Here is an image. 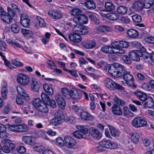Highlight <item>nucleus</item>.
<instances>
[{
  "mask_svg": "<svg viewBox=\"0 0 154 154\" xmlns=\"http://www.w3.org/2000/svg\"><path fill=\"white\" fill-rule=\"evenodd\" d=\"M108 72L111 75L117 78L123 76L127 72L123 66L118 63L108 65Z\"/></svg>",
  "mask_w": 154,
  "mask_h": 154,
  "instance_id": "obj_1",
  "label": "nucleus"
},
{
  "mask_svg": "<svg viewBox=\"0 0 154 154\" xmlns=\"http://www.w3.org/2000/svg\"><path fill=\"white\" fill-rule=\"evenodd\" d=\"M113 100L115 103L112 106V111L113 113L117 116H121L122 114V110L120 106L118 105H123L125 104V102L117 97H115L113 99Z\"/></svg>",
  "mask_w": 154,
  "mask_h": 154,
  "instance_id": "obj_2",
  "label": "nucleus"
},
{
  "mask_svg": "<svg viewBox=\"0 0 154 154\" xmlns=\"http://www.w3.org/2000/svg\"><path fill=\"white\" fill-rule=\"evenodd\" d=\"M104 84L105 87L110 90L115 89L123 90L124 89L123 87L109 78H107L105 80Z\"/></svg>",
  "mask_w": 154,
  "mask_h": 154,
  "instance_id": "obj_3",
  "label": "nucleus"
},
{
  "mask_svg": "<svg viewBox=\"0 0 154 154\" xmlns=\"http://www.w3.org/2000/svg\"><path fill=\"white\" fill-rule=\"evenodd\" d=\"M73 32L79 35H84L88 32L87 27L82 24H77L73 28Z\"/></svg>",
  "mask_w": 154,
  "mask_h": 154,
  "instance_id": "obj_4",
  "label": "nucleus"
},
{
  "mask_svg": "<svg viewBox=\"0 0 154 154\" xmlns=\"http://www.w3.org/2000/svg\"><path fill=\"white\" fill-rule=\"evenodd\" d=\"M131 124L135 128H139L145 126L147 123L145 120L141 117H137L132 121Z\"/></svg>",
  "mask_w": 154,
  "mask_h": 154,
  "instance_id": "obj_5",
  "label": "nucleus"
},
{
  "mask_svg": "<svg viewBox=\"0 0 154 154\" xmlns=\"http://www.w3.org/2000/svg\"><path fill=\"white\" fill-rule=\"evenodd\" d=\"M16 80L18 83L23 86L28 85L29 83V77L23 73L17 75Z\"/></svg>",
  "mask_w": 154,
  "mask_h": 154,
  "instance_id": "obj_6",
  "label": "nucleus"
},
{
  "mask_svg": "<svg viewBox=\"0 0 154 154\" xmlns=\"http://www.w3.org/2000/svg\"><path fill=\"white\" fill-rule=\"evenodd\" d=\"M123 78L127 84L131 87L135 88L133 76L130 74V72H127L123 76Z\"/></svg>",
  "mask_w": 154,
  "mask_h": 154,
  "instance_id": "obj_7",
  "label": "nucleus"
},
{
  "mask_svg": "<svg viewBox=\"0 0 154 154\" xmlns=\"http://www.w3.org/2000/svg\"><path fill=\"white\" fill-rule=\"evenodd\" d=\"M8 140H3L2 141V143L3 144V152L5 153L10 152L14 148V144L9 142Z\"/></svg>",
  "mask_w": 154,
  "mask_h": 154,
  "instance_id": "obj_8",
  "label": "nucleus"
},
{
  "mask_svg": "<svg viewBox=\"0 0 154 154\" xmlns=\"http://www.w3.org/2000/svg\"><path fill=\"white\" fill-rule=\"evenodd\" d=\"M110 45L114 54H122L125 53V50L120 48L119 41L113 42Z\"/></svg>",
  "mask_w": 154,
  "mask_h": 154,
  "instance_id": "obj_9",
  "label": "nucleus"
},
{
  "mask_svg": "<svg viewBox=\"0 0 154 154\" xmlns=\"http://www.w3.org/2000/svg\"><path fill=\"white\" fill-rule=\"evenodd\" d=\"M0 15L2 20L5 23H10L12 21V18L8 15L7 13L2 8H1Z\"/></svg>",
  "mask_w": 154,
  "mask_h": 154,
  "instance_id": "obj_10",
  "label": "nucleus"
},
{
  "mask_svg": "<svg viewBox=\"0 0 154 154\" xmlns=\"http://www.w3.org/2000/svg\"><path fill=\"white\" fill-rule=\"evenodd\" d=\"M55 98L58 106L61 108H64L66 106V102L62 95L57 94L55 96Z\"/></svg>",
  "mask_w": 154,
  "mask_h": 154,
  "instance_id": "obj_11",
  "label": "nucleus"
},
{
  "mask_svg": "<svg viewBox=\"0 0 154 154\" xmlns=\"http://www.w3.org/2000/svg\"><path fill=\"white\" fill-rule=\"evenodd\" d=\"M83 93V91L79 89L71 90L70 91V98L75 100L79 99L81 97Z\"/></svg>",
  "mask_w": 154,
  "mask_h": 154,
  "instance_id": "obj_12",
  "label": "nucleus"
},
{
  "mask_svg": "<svg viewBox=\"0 0 154 154\" xmlns=\"http://www.w3.org/2000/svg\"><path fill=\"white\" fill-rule=\"evenodd\" d=\"M90 134L95 139H99L102 137V135L98 130L92 127L89 130Z\"/></svg>",
  "mask_w": 154,
  "mask_h": 154,
  "instance_id": "obj_13",
  "label": "nucleus"
},
{
  "mask_svg": "<svg viewBox=\"0 0 154 154\" xmlns=\"http://www.w3.org/2000/svg\"><path fill=\"white\" fill-rule=\"evenodd\" d=\"M30 20L28 17L25 14H21L20 23L23 27H28L29 25Z\"/></svg>",
  "mask_w": 154,
  "mask_h": 154,
  "instance_id": "obj_14",
  "label": "nucleus"
},
{
  "mask_svg": "<svg viewBox=\"0 0 154 154\" xmlns=\"http://www.w3.org/2000/svg\"><path fill=\"white\" fill-rule=\"evenodd\" d=\"M7 42L16 48H19L23 47V45L24 44L25 42L23 41H19V42L16 41H14L10 39L7 40Z\"/></svg>",
  "mask_w": 154,
  "mask_h": 154,
  "instance_id": "obj_15",
  "label": "nucleus"
},
{
  "mask_svg": "<svg viewBox=\"0 0 154 154\" xmlns=\"http://www.w3.org/2000/svg\"><path fill=\"white\" fill-rule=\"evenodd\" d=\"M140 50H134L129 52V55L133 60L139 61L140 60V57L141 55Z\"/></svg>",
  "mask_w": 154,
  "mask_h": 154,
  "instance_id": "obj_16",
  "label": "nucleus"
},
{
  "mask_svg": "<svg viewBox=\"0 0 154 154\" xmlns=\"http://www.w3.org/2000/svg\"><path fill=\"white\" fill-rule=\"evenodd\" d=\"M40 85L37 79L34 78H32L31 82V89L32 91L36 92L39 91Z\"/></svg>",
  "mask_w": 154,
  "mask_h": 154,
  "instance_id": "obj_17",
  "label": "nucleus"
},
{
  "mask_svg": "<svg viewBox=\"0 0 154 154\" xmlns=\"http://www.w3.org/2000/svg\"><path fill=\"white\" fill-rule=\"evenodd\" d=\"M65 144L68 148H71L75 146L76 141L75 139L70 137H66L64 138Z\"/></svg>",
  "mask_w": 154,
  "mask_h": 154,
  "instance_id": "obj_18",
  "label": "nucleus"
},
{
  "mask_svg": "<svg viewBox=\"0 0 154 154\" xmlns=\"http://www.w3.org/2000/svg\"><path fill=\"white\" fill-rule=\"evenodd\" d=\"M82 119L84 121H92L94 119L93 116L86 111H83L80 114Z\"/></svg>",
  "mask_w": 154,
  "mask_h": 154,
  "instance_id": "obj_19",
  "label": "nucleus"
},
{
  "mask_svg": "<svg viewBox=\"0 0 154 154\" xmlns=\"http://www.w3.org/2000/svg\"><path fill=\"white\" fill-rule=\"evenodd\" d=\"M69 37L71 41L76 43L80 42L82 39L81 37L79 35L74 32L73 33L69 35Z\"/></svg>",
  "mask_w": 154,
  "mask_h": 154,
  "instance_id": "obj_20",
  "label": "nucleus"
},
{
  "mask_svg": "<svg viewBox=\"0 0 154 154\" xmlns=\"http://www.w3.org/2000/svg\"><path fill=\"white\" fill-rule=\"evenodd\" d=\"M144 7V4L140 1H136L133 4L132 7L134 10L139 11L141 10Z\"/></svg>",
  "mask_w": 154,
  "mask_h": 154,
  "instance_id": "obj_21",
  "label": "nucleus"
},
{
  "mask_svg": "<svg viewBox=\"0 0 154 154\" xmlns=\"http://www.w3.org/2000/svg\"><path fill=\"white\" fill-rule=\"evenodd\" d=\"M17 90L18 93L25 100L29 99V97L28 95L26 93V91L20 86H17Z\"/></svg>",
  "mask_w": 154,
  "mask_h": 154,
  "instance_id": "obj_22",
  "label": "nucleus"
},
{
  "mask_svg": "<svg viewBox=\"0 0 154 154\" xmlns=\"http://www.w3.org/2000/svg\"><path fill=\"white\" fill-rule=\"evenodd\" d=\"M143 106L148 107H151L154 104V101L152 97H148L145 101L142 102Z\"/></svg>",
  "mask_w": 154,
  "mask_h": 154,
  "instance_id": "obj_23",
  "label": "nucleus"
},
{
  "mask_svg": "<svg viewBox=\"0 0 154 154\" xmlns=\"http://www.w3.org/2000/svg\"><path fill=\"white\" fill-rule=\"evenodd\" d=\"M105 10L107 12L112 11L115 8V6L113 3L107 2L105 4Z\"/></svg>",
  "mask_w": 154,
  "mask_h": 154,
  "instance_id": "obj_24",
  "label": "nucleus"
},
{
  "mask_svg": "<svg viewBox=\"0 0 154 154\" xmlns=\"http://www.w3.org/2000/svg\"><path fill=\"white\" fill-rule=\"evenodd\" d=\"M119 15L116 13H112L106 14L105 17L112 20H117L119 18Z\"/></svg>",
  "mask_w": 154,
  "mask_h": 154,
  "instance_id": "obj_25",
  "label": "nucleus"
},
{
  "mask_svg": "<svg viewBox=\"0 0 154 154\" xmlns=\"http://www.w3.org/2000/svg\"><path fill=\"white\" fill-rule=\"evenodd\" d=\"M49 15L53 18L56 20L61 18L63 16L62 14L57 10L53 11Z\"/></svg>",
  "mask_w": 154,
  "mask_h": 154,
  "instance_id": "obj_26",
  "label": "nucleus"
},
{
  "mask_svg": "<svg viewBox=\"0 0 154 154\" xmlns=\"http://www.w3.org/2000/svg\"><path fill=\"white\" fill-rule=\"evenodd\" d=\"M21 32L24 37L27 38L32 37L33 35V33L31 31L27 29H22Z\"/></svg>",
  "mask_w": 154,
  "mask_h": 154,
  "instance_id": "obj_27",
  "label": "nucleus"
},
{
  "mask_svg": "<svg viewBox=\"0 0 154 154\" xmlns=\"http://www.w3.org/2000/svg\"><path fill=\"white\" fill-rule=\"evenodd\" d=\"M28 130L27 125L24 124L17 125V133L25 132Z\"/></svg>",
  "mask_w": 154,
  "mask_h": 154,
  "instance_id": "obj_28",
  "label": "nucleus"
},
{
  "mask_svg": "<svg viewBox=\"0 0 154 154\" xmlns=\"http://www.w3.org/2000/svg\"><path fill=\"white\" fill-rule=\"evenodd\" d=\"M151 7H152L154 13V0H146L144 2V7L146 8H149Z\"/></svg>",
  "mask_w": 154,
  "mask_h": 154,
  "instance_id": "obj_29",
  "label": "nucleus"
},
{
  "mask_svg": "<svg viewBox=\"0 0 154 154\" xmlns=\"http://www.w3.org/2000/svg\"><path fill=\"white\" fill-rule=\"evenodd\" d=\"M135 95L138 97L142 102H143L147 98L146 94L141 91H138L135 92Z\"/></svg>",
  "mask_w": 154,
  "mask_h": 154,
  "instance_id": "obj_30",
  "label": "nucleus"
},
{
  "mask_svg": "<svg viewBox=\"0 0 154 154\" xmlns=\"http://www.w3.org/2000/svg\"><path fill=\"white\" fill-rule=\"evenodd\" d=\"M123 114L124 116L127 118L132 117L134 115L133 113L129 110L127 106H125L123 107Z\"/></svg>",
  "mask_w": 154,
  "mask_h": 154,
  "instance_id": "obj_31",
  "label": "nucleus"
},
{
  "mask_svg": "<svg viewBox=\"0 0 154 154\" xmlns=\"http://www.w3.org/2000/svg\"><path fill=\"white\" fill-rule=\"evenodd\" d=\"M96 29L100 32L106 33L110 30V28L108 26H102L96 27Z\"/></svg>",
  "mask_w": 154,
  "mask_h": 154,
  "instance_id": "obj_32",
  "label": "nucleus"
},
{
  "mask_svg": "<svg viewBox=\"0 0 154 154\" xmlns=\"http://www.w3.org/2000/svg\"><path fill=\"white\" fill-rule=\"evenodd\" d=\"M127 34L129 36L133 38H136L138 36L137 31L134 29H128L127 31Z\"/></svg>",
  "mask_w": 154,
  "mask_h": 154,
  "instance_id": "obj_33",
  "label": "nucleus"
},
{
  "mask_svg": "<svg viewBox=\"0 0 154 154\" xmlns=\"http://www.w3.org/2000/svg\"><path fill=\"white\" fill-rule=\"evenodd\" d=\"M43 87L45 91L49 95H52L54 94V91L52 88L47 84H45Z\"/></svg>",
  "mask_w": 154,
  "mask_h": 154,
  "instance_id": "obj_34",
  "label": "nucleus"
},
{
  "mask_svg": "<svg viewBox=\"0 0 154 154\" xmlns=\"http://www.w3.org/2000/svg\"><path fill=\"white\" fill-rule=\"evenodd\" d=\"M96 45L95 42L93 41H91L83 43L82 46L87 49L91 48L94 47Z\"/></svg>",
  "mask_w": 154,
  "mask_h": 154,
  "instance_id": "obj_35",
  "label": "nucleus"
},
{
  "mask_svg": "<svg viewBox=\"0 0 154 154\" xmlns=\"http://www.w3.org/2000/svg\"><path fill=\"white\" fill-rule=\"evenodd\" d=\"M100 50L106 54H114L111 46H106L102 47Z\"/></svg>",
  "mask_w": 154,
  "mask_h": 154,
  "instance_id": "obj_36",
  "label": "nucleus"
},
{
  "mask_svg": "<svg viewBox=\"0 0 154 154\" xmlns=\"http://www.w3.org/2000/svg\"><path fill=\"white\" fill-rule=\"evenodd\" d=\"M22 141L26 144L32 145L33 144L32 137L29 136H24L22 138Z\"/></svg>",
  "mask_w": 154,
  "mask_h": 154,
  "instance_id": "obj_37",
  "label": "nucleus"
},
{
  "mask_svg": "<svg viewBox=\"0 0 154 154\" xmlns=\"http://www.w3.org/2000/svg\"><path fill=\"white\" fill-rule=\"evenodd\" d=\"M36 109L39 111L44 113H47L49 111L47 106L44 103H42V104Z\"/></svg>",
  "mask_w": 154,
  "mask_h": 154,
  "instance_id": "obj_38",
  "label": "nucleus"
},
{
  "mask_svg": "<svg viewBox=\"0 0 154 154\" xmlns=\"http://www.w3.org/2000/svg\"><path fill=\"white\" fill-rule=\"evenodd\" d=\"M77 129L79 130L83 135L85 134L88 132V126L85 125H79L77 126Z\"/></svg>",
  "mask_w": 154,
  "mask_h": 154,
  "instance_id": "obj_39",
  "label": "nucleus"
},
{
  "mask_svg": "<svg viewBox=\"0 0 154 154\" xmlns=\"http://www.w3.org/2000/svg\"><path fill=\"white\" fill-rule=\"evenodd\" d=\"M140 52L141 53V55L140 57H143L144 59H147L148 58L149 54L146 51V49L144 48H141L140 50Z\"/></svg>",
  "mask_w": 154,
  "mask_h": 154,
  "instance_id": "obj_40",
  "label": "nucleus"
},
{
  "mask_svg": "<svg viewBox=\"0 0 154 154\" xmlns=\"http://www.w3.org/2000/svg\"><path fill=\"white\" fill-rule=\"evenodd\" d=\"M139 134L136 132L132 134L131 139L132 141L134 143H137L139 141Z\"/></svg>",
  "mask_w": 154,
  "mask_h": 154,
  "instance_id": "obj_41",
  "label": "nucleus"
},
{
  "mask_svg": "<svg viewBox=\"0 0 154 154\" xmlns=\"http://www.w3.org/2000/svg\"><path fill=\"white\" fill-rule=\"evenodd\" d=\"M61 117H57L55 116V117L52 120L51 123L52 125L57 126L60 124L62 122Z\"/></svg>",
  "mask_w": 154,
  "mask_h": 154,
  "instance_id": "obj_42",
  "label": "nucleus"
},
{
  "mask_svg": "<svg viewBox=\"0 0 154 154\" xmlns=\"http://www.w3.org/2000/svg\"><path fill=\"white\" fill-rule=\"evenodd\" d=\"M73 135L75 137L78 138L87 137V136L86 135H83L79 130L74 132L73 133Z\"/></svg>",
  "mask_w": 154,
  "mask_h": 154,
  "instance_id": "obj_43",
  "label": "nucleus"
},
{
  "mask_svg": "<svg viewBox=\"0 0 154 154\" xmlns=\"http://www.w3.org/2000/svg\"><path fill=\"white\" fill-rule=\"evenodd\" d=\"M117 12L121 14H125L127 11V9L126 7L120 6L118 7L117 9Z\"/></svg>",
  "mask_w": 154,
  "mask_h": 154,
  "instance_id": "obj_44",
  "label": "nucleus"
},
{
  "mask_svg": "<svg viewBox=\"0 0 154 154\" xmlns=\"http://www.w3.org/2000/svg\"><path fill=\"white\" fill-rule=\"evenodd\" d=\"M33 105L34 107L37 109L39 106L40 105L43 103H42L41 100L39 98H36L32 102Z\"/></svg>",
  "mask_w": 154,
  "mask_h": 154,
  "instance_id": "obj_45",
  "label": "nucleus"
},
{
  "mask_svg": "<svg viewBox=\"0 0 154 154\" xmlns=\"http://www.w3.org/2000/svg\"><path fill=\"white\" fill-rule=\"evenodd\" d=\"M111 135L114 137L118 136L119 134V132L114 128L110 127H109Z\"/></svg>",
  "mask_w": 154,
  "mask_h": 154,
  "instance_id": "obj_46",
  "label": "nucleus"
},
{
  "mask_svg": "<svg viewBox=\"0 0 154 154\" xmlns=\"http://www.w3.org/2000/svg\"><path fill=\"white\" fill-rule=\"evenodd\" d=\"M85 5V6L89 9H94L95 8V5L93 1L87 2Z\"/></svg>",
  "mask_w": 154,
  "mask_h": 154,
  "instance_id": "obj_47",
  "label": "nucleus"
},
{
  "mask_svg": "<svg viewBox=\"0 0 154 154\" xmlns=\"http://www.w3.org/2000/svg\"><path fill=\"white\" fill-rule=\"evenodd\" d=\"M61 91L62 94L67 99L70 98V92L69 90L65 88H63L61 89Z\"/></svg>",
  "mask_w": 154,
  "mask_h": 154,
  "instance_id": "obj_48",
  "label": "nucleus"
},
{
  "mask_svg": "<svg viewBox=\"0 0 154 154\" xmlns=\"http://www.w3.org/2000/svg\"><path fill=\"white\" fill-rule=\"evenodd\" d=\"M133 21L136 23L140 22L142 20L141 16L137 14H134L131 16Z\"/></svg>",
  "mask_w": 154,
  "mask_h": 154,
  "instance_id": "obj_49",
  "label": "nucleus"
},
{
  "mask_svg": "<svg viewBox=\"0 0 154 154\" xmlns=\"http://www.w3.org/2000/svg\"><path fill=\"white\" fill-rule=\"evenodd\" d=\"M80 21L81 24L86 23L88 20L87 17L84 14H80Z\"/></svg>",
  "mask_w": 154,
  "mask_h": 154,
  "instance_id": "obj_50",
  "label": "nucleus"
},
{
  "mask_svg": "<svg viewBox=\"0 0 154 154\" xmlns=\"http://www.w3.org/2000/svg\"><path fill=\"white\" fill-rule=\"evenodd\" d=\"M82 13V11L78 8H74L70 11V14L73 15H78Z\"/></svg>",
  "mask_w": 154,
  "mask_h": 154,
  "instance_id": "obj_51",
  "label": "nucleus"
},
{
  "mask_svg": "<svg viewBox=\"0 0 154 154\" xmlns=\"http://www.w3.org/2000/svg\"><path fill=\"white\" fill-rule=\"evenodd\" d=\"M110 140H106L100 142L99 143V145L104 148L108 149L109 147V144Z\"/></svg>",
  "mask_w": 154,
  "mask_h": 154,
  "instance_id": "obj_52",
  "label": "nucleus"
},
{
  "mask_svg": "<svg viewBox=\"0 0 154 154\" xmlns=\"http://www.w3.org/2000/svg\"><path fill=\"white\" fill-rule=\"evenodd\" d=\"M9 130L17 133V125L9 124L7 125Z\"/></svg>",
  "mask_w": 154,
  "mask_h": 154,
  "instance_id": "obj_53",
  "label": "nucleus"
},
{
  "mask_svg": "<svg viewBox=\"0 0 154 154\" xmlns=\"http://www.w3.org/2000/svg\"><path fill=\"white\" fill-rule=\"evenodd\" d=\"M36 19L38 20L39 25L41 27H43L45 26V22L44 20L40 17L37 16Z\"/></svg>",
  "mask_w": 154,
  "mask_h": 154,
  "instance_id": "obj_54",
  "label": "nucleus"
},
{
  "mask_svg": "<svg viewBox=\"0 0 154 154\" xmlns=\"http://www.w3.org/2000/svg\"><path fill=\"white\" fill-rule=\"evenodd\" d=\"M121 58L124 63L126 64H130L131 63V60L128 56H127L123 55L122 56Z\"/></svg>",
  "mask_w": 154,
  "mask_h": 154,
  "instance_id": "obj_55",
  "label": "nucleus"
},
{
  "mask_svg": "<svg viewBox=\"0 0 154 154\" xmlns=\"http://www.w3.org/2000/svg\"><path fill=\"white\" fill-rule=\"evenodd\" d=\"M16 150L19 153H23L26 152V149L24 146L19 145L17 147Z\"/></svg>",
  "mask_w": 154,
  "mask_h": 154,
  "instance_id": "obj_56",
  "label": "nucleus"
},
{
  "mask_svg": "<svg viewBox=\"0 0 154 154\" xmlns=\"http://www.w3.org/2000/svg\"><path fill=\"white\" fill-rule=\"evenodd\" d=\"M41 97L43 102L46 104L48 103L49 100H50L49 96L45 93L42 94Z\"/></svg>",
  "mask_w": 154,
  "mask_h": 154,
  "instance_id": "obj_57",
  "label": "nucleus"
},
{
  "mask_svg": "<svg viewBox=\"0 0 154 154\" xmlns=\"http://www.w3.org/2000/svg\"><path fill=\"white\" fill-rule=\"evenodd\" d=\"M7 84L5 82H3L2 84V89L1 90V93H7L8 89L7 88Z\"/></svg>",
  "mask_w": 154,
  "mask_h": 154,
  "instance_id": "obj_58",
  "label": "nucleus"
},
{
  "mask_svg": "<svg viewBox=\"0 0 154 154\" xmlns=\"http://www.w3.org/2000/svg\"><path fill=\"white\" fill-rule=\"evenodd\" d=\"M11 29L12 31L14 33L18 32L20 30L18 26L16 24H14L11 25Z\"/></svg>",
  "mask_w": 154,
  "mask_h": 154,
  "instance_id": "obj_59",
  "label": "nucleus"
},
{
  "mask_svg": "<svg viewBox=\"0 0 154 154\" xmlns=\"http://www.w3.org/2000/svg\"><path fill=\"white\" fill-rule=\"evenodd\" d=\"M57 144L60 146H63L65 144L64 140L61 137H58L56 139Z\"/></svg>",
  "mask_w": 154,
  "mask_h": 154,
  "instance_id": "obj_60",
  "label": "nucleus"
},
{
  "mask_svg": "<svg viewBox=\"0 0 154 154\" xmlns=\"http://www.w3.org/2000/svg\"><path fill=\"white\" fill-rule=\"evenodd\" d=\"M119 42L121 49H122V48H126L128 47V44L127 42L122 41Z\"/></svg>",
  "mask_w": 154,
  "mask_h": 154,
  "instance_id": "obj_61",
  "label": "nucleus"
},
{
  "mask_svg": "<svg viewBox=\"0 0 154 154\" xmlns=\"http://www.w3.org/2000/svg\"><path fill=\"white\" fill-rule=\"evenodd\" d=\"M8 10V14L11 18L14 16L15 15V13L16 12L14 10L9 7H8L7 8Z\"/></svg>",
  "mask_w": 154,
  "mask_h": 154,
  "instance_id": "obj_62",
  "label": "nucleus"
},
{
  "mask_svg": "<svg viewBox=\"0 0 154 154\" xmlns=\"http://www.w3.org/2000/svg\"><path fill=\"white\" fill-rule=\"evenodd\" d=\"M89 17L91 19V21H93L95 24H98L99 23V22L97 18L93 15H90Z\"/></svg>",
  "mask_w": 154,
  "mask_h": 154,
  "instance_id": "obj_63",
  "label": "nucleus"
},
{
  "mask_svg": "<svg viewBox=\"0 0 154 154\" xmlns=\"http://www.w3.org/2000/svg\"><path fill=\"white\" fill-rule=\"evenodd\" d=\"M47 62L48 66L52 69H55L57 67L56 65L52 61L48 59L47 60Z\"/></svg>",
  "mask_w": 154,
  "mask_h": 154,
  "instance_id": "obj_64",
  "label": "nucleus"
}]
</instances>
